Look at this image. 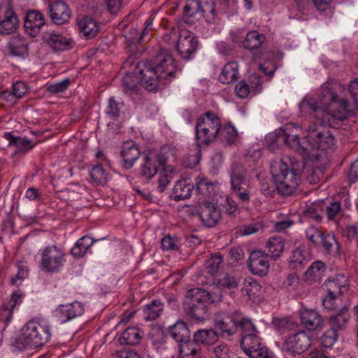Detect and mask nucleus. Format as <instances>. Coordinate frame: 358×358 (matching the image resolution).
Segmentation results:
<instances>
[{
	"label": "nucleus",
	"instance_id": "1",
	"mask_svg": "<svg viewBox=\"0 0 358 358\" xmlns=\"http://www.w3.org/2000/svg\"><path fill=\"white\" fill-rule=\"evenodd\" d=\"M301 113H308L320 121V124H310L306 141L313 149L326 150L335 145L333 134L324 127L338 128L343 121L353 116L355 106L345 99H340L332 91L330 84L321 86L318 100L305 97L299 103Z\"/></svg>",
	"mask_w": 358,
	"mask_h": 358
},
{
	"label": "nucleus",
	"instance_id": "2",
	"mask_svg": "<svg viewBox=\"0 0 358 358\" xmlns=\"http://www.w3.org/2000/svg\"><path fill=\"white\" fill-rule=\"evenodd\" d=\"M136 70L142 84L149 91L163 87L170 83L175 78L177 71L172 55L165 50H162L150 61L139 62Z\"/></svg>",
	"mask_w": 358,
	"mask_h": 358
},
{
	"label": "nucleus",
	"instance_id": "3",
	"mask_svg": "<svg viewBox=\"0 0 358 358\" xmlns=\"http://www.w3.org/2000/svg\"><path fill=\"white\" fill-rule=\"evenodd\" d=\"M51 336L50 327L46 321L34 319L22 328L18 343L24 348H38L48 343Z\"/></svg>",
	"mask_w": 358,
	"mask_h": 358
},
{
	"label": "nucleus",
	"instance_id": "4",
	"mask_svg": "<svg viewBox=\"0 0 358 358\" xmlns=\"http://www.w3.org/2000/svg\"><path fill=\"white\" fill-rule=\"evenodd\" d=\"M214 301L208 291L200 288L191 289L187 292L184 303L185 313L194 320L203 321L208 315L209 306Z\"/></svg>",
	"mask_w": 358,
	"mask_h": 358
},
{
	"label": "nucleus",
	"instance_id": "5",
	"mask_svg": "<svg viewBox=\"0 0 358 358\" xmlns=\"http://www.w3.org/2000/svg\"><path fill=\"white\" fill-rule=\"evenodd\" d=\"M221 121L220 117L213 112H206L201 115L195 126L196 138L197 141L196 162L201 157L199 149L201 144H208L218 135Z\"/></svg>",
	"mask_w": 358,
	"mask_h": 358
},
{
	"label": "nucleus",
	"instance_id": "6",
	"mask_svg": "<svg viewBox=\"0 0 358 358\" xmlns=\"http://www.w3.org/2000/svg\"><path fill=\"white\" fill-rule=\"evenodd\" d=\"M214 326L221 331L222 336H231L237 332L240 334L245 329H252V322L244 317L240 312L236 311L231 315L218 313L214 319Z\"/></svg>",
	"mask_w": 358,
	"mask_h": 358
},
{
	"label": "nucleus",
	"instance_id": "7",
	"mask_svg": "<svg viewBox=\"0 0 358 358\" xmlns=\"http://www.w3.org/2000/svg\"><path fill=\"white\" fill-rule=\"evenodd\" d=\"M272 175L278 191L282 195H290L296 188L300 176L294 168H289L287 163L281 160L275 166H272Z\"/></svg>",
	"mask_w": 358,
	"mask_h": 358
},
{
	"label": "nucleus",
	"instance_id": "8",
	"mask_svg": "<svg viewBox=\"0 0 358 358\" xmlns=\"http://www.w3.org/2000/svg\"><path fill=\"white\" fill-rule=\"evenodd\" d=\"M241 336V347L250 358H275L273 353L257 336V329L252 323V329H244Z\"/></svg>",
	"mask_w": 358,
	"mask_h": 358
},
{
	"label": "nucleus",
	"instance_id": "9",
	"mask_svg": "<svg viewBox=\"0 0 358 358\" xmlns=\"http://www.w3.org/2000/svg\"><path fill=\"white\" fill-rule=\"evenodd\" d=\"M40 255L41 268L46 272L59 271L66 262L64 251L56 245H48L41 250Z\"/></svg>",
	"mask_w": 358,
	"mask_h": 358
},
{
	"label": "nucleus",
	"instance_id": "10",
	"mask_svg": "<svg viewBox=\"0 0 358 358\" xmlns=\"http://www.w3.org/2000/svg\"><path fill=\"white\" fill-rule=\"evenodd\" d=\"M231 189L234 195L251 189L248 169L242 164L234 162L229 170Z\"/></svg>",
	"mask_w": 358,
	"mask_h": 358
},
{
	"label": "nucleus",
	"instance_id": "11",
	"mask_svg": "<svg viewBox=\"0 0 358 358\" xmlns=\"http://www.w3.org/2000/svg\"><path fill=\"white\" fill-rule=\"evenodd\" d=\"M167 161L164 155L149 153L142 159L139 168V177L145 182L150 180L157 173L159 166H164Z\"/></svg>",
	"mask_w": 358,
	"mask_h": 358
},
{
	"label": "nucleus",
	"instance_id": "12",
	"mask_svg": "<svg viewBox=\"0 0 358 358\" xmlns=\"http://www.w3.org/2000/svg\"><path fill=\"white\" fill-rule=\"evenodd\" d=\"M300 128L290 123L284 126L278 134V139L282 140L291 149L300 155H306L308 148L303 145L299 140Z\"/></svg>",
	"mask_w": 358,
	"mask_h": 358
},
{
	"label": "nucleus",
	"instance_id": "13",
	"mask_svg": "<svg viewBox=\"0 0 358 358\" xmlns=\"http://www.w3.org/2000/svg\"><path fill=\"white\" fill-rule=\"evenodd\" d=\"M198 40L194 34L184 30L180 33L176 43V50L180 57L185 59H192L198 48Z\"/></svg>",
	"mask_w": 358,
	"mask_h": 358
},
{
	"label": "nucleus",
	"instance_id": "14",
	"mask_svg": "<svg viewBox=\"0 0 358 358\" xmlns=\"http://www.w3.org/2000/svg\"><path fill=\"white\" fill-rule=\"evenodd\" d=\"M312 339L304 331H300L289 336L283 343L282 349L292 354L305 352L310 345Z\"/></svg>",
	"mask_w": 358,
	"mask_h": 358
},
{
	"label": "nucleus",
	"instance_id": "15",
	"mask_svg": "<svg viewBox=\"0 0 358 358\" xmlns=\"http://www.w3.org/2000/svg\"><path fill=\"white\" fill-rule=\"evenodd\" d=\"M83 313V304L75 301L71 303L59 305L54 310L53 315L59 323L64 324L76 317L80 316Z\"/></svg>",
	"mask_w": 358,
	"mask_h": 358
},
{
	"label": "nucleus",
	"instance_id": "16",
	"mask_svg": "<svg viewBox=\"0 0 358 358\" xmlns=\"http://www.w3.org/2000/svg\"><path fill=\"white\" fill-rule=\"evenodd\" d=\"M215 12V5L213 0H187L184 6V15L192 17L201 14L203 17Z\"/></svg>",
	"mask_w": 358,
	"mask_h": 358
},
{
	"label": "nucleus",
	"instance_id": "17",
	"mask_svg": "<svg viewBox=\"0 0 358 358\" xmlns=\"http://www.w3.org/2000/svg\"><path fill=\"white\" fill-rule=\"evenodd\" d=\"M199 216L202 224L207 227L215 226L221 218V210L210 202H204L199 207Z\"/></svg>",
	"mask_w": 358,
	"mask_h": 358
},
{
	"label": "nucleus",
	"instance_id": "18",
	"mask_svg": "<svg viewBox=\"0 0 358 358\" xmlns=\"http://www.w3.org/2000/svg\"><path fill=\"white\" fill-rule=\"evenodd\" d=\"M248 266L250 271L254 274L264 276L267 274L269 269V264L267 260V255L259 250L250 253Z\"/></svg>",
	"mask_w": 358,
	"mask_h": 358
},
{
	"label": "nucleus",
	"instance_id": "19",
	"mask_svg": "<svg viewBox=\"0 0 358 358\" xmlns=\"http://www.w3.org/2000/svg\"><path fill=\"white\" fill-rule=\"evenodd\" d=\"M327 295L339 297L348 290V278L343 274H338L335 278H329L324 283Z\"/></svg>",
	"mask_w": 358,
	"mask_h": 358
},
{
	"label": "nucleus",
	"instance_id": "20",
	"mask_svg": "<svg viewBox=\"0 0 358 358\" xmlns=\"http://www.w3.org/2000/svg\"><path fill=\"white\" fill-rule=\"evenodd\" d=\"M5 8L3 20L0 21V34H10L15 31L18 24V19L13 11L12 2L10 0H5Z\"/></svg>",
	"mask_w": 358,
	"mask_h": 358
},
{
	"label": "nucleus",
	"instance_id": "21",
	"mask_svg": "<svg viewBox=\"0 0 358 358\" xmlns=\"http://www.w3.org/2000/svg\"><path fill=\"white\" fill-rule=\"evenodd\" d=\"M50 16L55 24H64L67 22L71 16V11L67 4L62 1H55L49 6Z\"/></svg>",
	"mask_w": 358,
	"mask_h": 358
},
{
	"label": "nucleus",
	"instance_id": "22",
	"mask_svg": "<svg viewBox=\"0 0 358 358\" xmlns=\"http://www.w3.org/2000/svg\"><path fill=\"white\" fill-rule=\"evenodd\" d=\"M44 25L45 20L41 12L32 10L27 13L24 19V28L31 37L36 36Z\"/></svg>",
	"mask_w": 358,
	"mask_h": 358
},
{
	"label": "nucleus",
	"instance_id": "23",
	"mask_svg": "<svg viewBox=\"0 0 358 358\" xmlns=\"http://www.w3.org/2000/svg\"><path fill=\"white\" fill-rule=\"evenodd\" d=\"M43 39L55 51L66 50L71 46L72 41L55 31L44 34Z\"/></svg>",
	"mask_w": 358,
	"mask_h": 358
},
{
	"label": "nucleus",
	"instance_id": "24",
	"mask_svg": "<svg viewBox=\"0 0 358 358\" xmlns=\"http://www.w3.org/2000/svg\"><path fill=\"white\" fill-rule=\"evenodd\" d=\"M121 156L123 159V168L129 169L134 166L135 162L139 157L140 151L134 141H127L122 146Z\"/></svg>",
	"mask_w": 358,
	"mask_h": 358
},
{
	"label": "nucleus",
	"instance_id": "25",
	"mask_svg": "<svg viewBox=\"0 0 358 358\" xmlns=\"http://www.w3.org/2000/svg\"><path fill=\"white\" fill-rule=\"evenodd\" d=\"M23 295L15 292L12 294L8 301L3 303L0 308V319L5 323L8 324L13 319V312L15 307L22 302Z\"/></svg>",
	"mask_w": 358,
	"mask_h": 358
},
{
	"label": "nucleus",
	"instance_id": "26",
	"mask_svg": "<svg viewBox=\"0 0 358 358\" xmlns=\"http://www.w3.org/2000/svg\"><path fill=\"white\" fill-rule=\"evenodd\" d=\"M301 320L303 326L309 331H314L323 324L322 316L313 309H305L301 313Z\"/></svg>",
	"mask_w": 358,
	"mask_h": 358
},
{
	"label": "nucleus",
	"instance_id": "27",
	"mask_svg": "<svg viewBox=\"0 0 358 358\" xmlns=\"http://www.w3.org/2000/svg\"><path fill=\"white\" fill-rule=\"evenodd\" d=\"M78 26L82 36L87 39L95 37L100 29L99 23L90 17L78 20Z\"/></svg>",
	"mask_w": 358,
	"mask_h": 358
},
{
	"label": "nucleus",
	"instance_id": "28",
	"mask_svg": "<svg viewBox=\"0 0 358 358\" xmlns=\"http://www.w3.org/2000/svg\"><path fill=\"white\" fill-rule=\"evenodd\" d=\"M6 138L8 140L9 145L15 148V153L26 154L31 150L36 145L27 138L13 136L10 133L5 134Z\"/></svg>",
	"mask_w": 358,
	"mask_h": 358
},
{
	"label": "nucleus",
	"instance_id": "29",
	"mask_svg": "<svg viewBox=\"0 0 358 358\" xmlns=\"http://www.w3.org/2000/svg\"><path fill=\"white\" fill-rule=\"evenodd\" d=\"M169 332L173 339L178 344L181 342L188 341L190 338V331L187 324L181 320L177 321L169 327Z\"/></svg>",
	"mask_w": 358,
	"mask_h": 358
},
{
	"label": "nucleus",
	"instance_id": "30",
	"mask_svg": "<svg viewBox=\"0 0 358 358\" xmlns=\"http://www.w3.org/2000/svg\"><path fill=\"white\" fill-rule=\"evenodd\" d=\"M194 189V185L184 179L178 181L172 190L171 198L175 201L188 199Z\"/></svg>",
	"mask_w": 358,
	"mask_h": 358
},
{
	"label": "nucleus",
	"instance_id": "31",
	"mask_svg": "<svg viewBox=\"0 0 358 358\" xmlns=\"http://www.w3.org/2000/svg\"><path fill=\"white\" fill-rule=\"evenodd\" d=\"M239 76L238 65L235 62L227 63L222 68L218 80L223 84H229L238 80Z\"/></svg>",
	"mask_w": 358,
	"mask_h": 358
},
{
	"label": "nucleus",
	"instance_id": "32",
	"mask_svg": "<svg viewBox=\"0 0 358 358\" xmlns=\"http://www.w3.org/2000/svg\"><path fill=\"white\" fill-rule=\"evenodd\" d=\"M350 319L348 308L343 306L338 313L329 317L331 329L338 331L343 330Z\"/></svg>",
	"mask_w": 358,
	"mask_h": 358
},
{
	"label": "nucleus",
	"instance_id": "33",
	"mask_svg": "<svg viewBox=\"0 0 358 358\" xmlns=\"http://www.w3.org/2000/svg\"><path fill=\"white\" fill-rule=\"evenodd\" d=\"M143 336V331L137 327H129L119 338L122 345H134L138 344Z\"/></svg>",
	"mask_w": 358,
	"mask_h": 358
},
{
	"label": "nucleus",
	"instance_id": "34",
	"mask_svg": "<svg viewBox=\"0 0 358 358\" xmlns=\"http://www.w3.org/2000/svg\"><path fill=\"white\" fill-rule=\"evenodd\" d=\"M163 308L164 305L159 300H152L143 310L144 319L147 321L156 320L162 314Z\"/></svg>",
	"mask_w": 358,
	"mask_h": 358
},
{
	"label": "nucleus",
	"instance_id": "35",
	"mask_svg": "<svg viewBox=\"0 0 358 358\" xmlns=\"http://www.w3.org/2000/svg\"><path fill=\"white\" fill-rule=\"evenodd\" d=\"M8 48L13 55L20 56L27 52L28 50V43L23 37L15 36L10 40Z\"/></svg>",
	"mask_w": 358,
	"mask_h": 358
},
{
	"label": "nucleus",
	"instance_id": "36",
	"mask_svg": "<svg viewBox=\"0 0 358 358\" xmlns=\"http://www.w3.org/2000/svg\"><path fill=\"white\" fill-rule=\"evenodd\" d=\"M94 241L89 236L79 238L71 249V254L75 257H82L87 250L94 244Z\"/></svg>",
	"mask_w": 358,
	"mask_h": 358
},
{
	"label": "nucleus",
	"instance_id": "37",
	"mask_svg": "<svg viewBox=\"0 0 358 358\" xmlns=\"http://www.w3.org/2000/svg\"><path fill=\"white\" fill-rule=\"evenodd\" d=\"M237 136V131L232 124L222 126L221 124L217 138H219L224 143L231 145L236 142Z\"/></svg>",
	"mask_w": 358,
	"mask_h": 358
},
{
	"label": "nucleus",
	"instance_id": "38",
	"mask_svg": "<svg viewBox=\"0 0 358 358\" xmlns=\"http://www.w3.org/2000/svg\"><path fill=\"white\" fill-rule=\"evenodd\" d=\"M218 335L213 329H199L194 334L196 343L210 345L217 341Z\"/></svg>",
	"mask_w": 358,
	"mask_h": 358
},
{
	"label": "nucleus",
	"instance_id": "39",
	"mask_svg": "<svg viewBox=\"0 0 358 358\" xmlns=\"http://www.w3.org/2000/svg\"><path fill=\"white\" fill-rule=\"evenodd\" d=\"M285 244L283 239L280 236L271 237L267 243L266 248L268 249V254L273 258H278L283 252Z\"/></svg>",
	"mask_w": 358,
	"mask_h": 358
},
{
	"label": "nucleus",
	"instance_id": "40",
	"mask_svg": "<svg viewBox=\"0 0 358 358\" xmlns=\"http://www.w3.org/2000/svg\"><path fill=\"white\" fill-rule=\"evenodd\" d=\"M265 41V36L253 30L248 32L243 41L244 47L248 50L259 48Z\"/></svg>",
	"mask_w": 358,
	"mask_h": 358
},
{
	"label": "nucleus",
	"instance_id": "41",
	"mask_svg": "<svg viewBox=\"0 0 358 358\" xmlns=\"http://www.w3.org/2000/svg\"><path fill=\"white\" fill-rule=\"evenodd\" d=\"M321 245L324 250L328 253H337L340 245L334 234L324 232L319 240V245Z\"/></svg>",
	"mask_w": 358,
	"mask_h": 358
},
{
	"label": "nucleus",
	"instance_id": "42",
	"mask_svg": "<svg viewBox=\"0 0 358 358\" xmlns=\"http://www.w3.org/2000/svg\"><path fill=\"white\" fill-rule=\"evenodd\" d=\"M261 291V286L252 278H246L241 288V292L250 299L257 295Z\"/></svg>",
	"mask_w": 358,
	"mask_h": 358
},
{
	"label": "nucleus",
	"instance_id": "43",
	"mask_svg": "<svg viewBox=\"0 0 358 358\" xmlns=\"http://www.w3.org/2000/svg\"><path fill=\"white\" fill-rule=\"evenodd\" d=\"M92 180L97 185H105L108 178V175L103 169L102 165H95L90 172Z\"/></svg>",
	"mask_w": 358,
	"mask_h": 358
},
{
	"label": "nucleus",
	"instance_id": "44",
	"mask_svg": "<svg viewBox=\"0 0 358 358\" xmlns=\"http://www.w3.org/2000/svg\"><path fill=\"white\" fill-rule=\"evenodd\" d=\"M179 352L184 358L189 355H195L199 350V347L194 341H192L190 338L188 341L181 342L178 344Z\"/></svg>",
	"mask_w": 358,
	"mask_h": 358
},
{
	"label": "nucleus",
	"instance_id": "45",
	"mask_svg": "<svg viewBox=\"0 0 358 358\" xmlns=\"http://www.w3.org/2000/svg\"><path fill=\"white\" fill-rule=\"evenodd\" d=\"M307 264V259L304 257L302 250L296 249L293 251L289 258V266L296 270L303 268Z\"/></svg>",
	"mask_w": 358,
	"mask_h": 358
},
{
	"label": "nucleus",
	"instance_id": "46",
	"mask_svg": "<svg viewBox=\"0 0 358 358\" xmlns=\"http://www.w3.org/2000/svg\"><path fill=\"white\" fill-rule=\"evenodd\" d=\"M214 190V185L204 177H198L196 180V191L203 195L208 196Z\"/></svg>",
	"mask_w": 358,
	"mask_h": 358
},
{
	"label": "nucleus",
	"instance_id": "47",
	"mask_svg": "<svg viewBox=\"0 0 358 358\" xmlns=\"http://www.w3.org/2000/svg\"><path fill=\"white\" fill-rule=\"evenodd\" d=\"M137 71L136 68L135 69L134 73L138 76V78L133 73H126L125 76L122 78V85L124 89L127 91H134L137 88V85L138 83V80L141 82L140 76L136 73ZM143 85V84H141Z\"/></svg>",
	"mask_w": 358,
	"mask_h": 358
},
{
	"label": "nucleus",
	"instance_id": "48",
	"mask_svg": "<svg viewBox=\"0 0 358 358\" xmlns=\"http://www.w3.org/2000/svg\"><path fill=\"white\" fill-rule=\"evenodd\" d=\"M122 108V103L116 101L114 97H110L108 99V104L106 113L113 120H115L119 117Z\"/></svg>",
	"mask_w": 358,
	"mask_h": 358
},
{
	"label": "nucleus",
	"instance_id": "49",
	"mask_svg": "<svg viewBox=\"0 0 358 358\" xmlns=\"http://www.w3.org/2000/svg\"><path fill=\"white\" fill-rule=\"evenodd\" d=\"M326 271L324 264L321 261H317L311 264L305 272L306 278L320 277Z\"/></svg>",
	"mask_w": 358,
	"mask_h": 358
},
{
	"label": "nucleus",
	"instance_id": "50",
	"mask_svg": "<svg viewBox=\"0 0 358 358\" xmlns=\"http://www.w3.org/2000/svg\"><path fill=\"white\" fill-rule=\"evenodd\" d=\"M223 259L221 255L212 256L206 262V268L207 272L213 275L218 271L221 264H222Z\"/></svg>",
	"mask_w": 358,
	"mask_h": 358
},
{
	"label": "nucleus",
	"instance_id": "51",
	"mask_svg": "<svg viewBox=\"0 0 358 358\" xmlns=\"http://www.w3.org/2000/svg\"><path fill=\"white\" fill-rule=\"evenodd\" d=\"M337 338V331L330 329L321 336V345L326 348H329L336 343Z\"/></svg>",
	"mask_w": 358,
	"mask_h": 358
},
{
	"label": "nucleus",
	"instance_id": "52",
	"mask_svg": "<svg viewBox=\"0 0 358 358\" xmlns=\"http://www.w3.org/2000/svg\"><path fill=\"white\" fill-rule=\"evenodd\" d=\"M70 84L69 78H65L62 81L47 85V91L52 94L64 92L68 89Z\"/></svg>",
	"mask_w": 358,
	"mask_h": 358
},
{
	"label": "nucleus",
	"instance_id": "53",
	"mask_svg": "<svg viewBox=\"0 0 358 358\" xmlns=\"http://www.w3.org/2000/svg\"><path fill=\"white\" fill-rule=\"evenodd\" d=\"M262 228L260 223H251L241 226L237 231V234L242 236H247L257 233Z\"/></svg>",
	"mask_w": 358,
	"mask_h": 358
},
{
	"label": "nucleus",
	"instance_id": "54",
	"mask_svg": "<svg viewBox=\"0 0 358 358\" xmlns=\"http://www.w3.org/2000/svg\"><path fill=\"white\" fill-rule=\"evenodd\" d=\"M217 285L221 288L233 289L238 286L237 279L227 273L217 279Z\"/></svg>",
	"mask_w": 358,
	"mask_h": 358
},
{
	"label": "nucleus",
	"instance_id": "55",
	"mask_svg": "<svg viewBox=\"0 0 358 358\" xmlns=\"http://www.w3.org/2000/svg\"><path fill=\"white\" fill-rule=\"evenodd\" d=\"M152 24V21L147 23L146 27L143 29V31H139L136 29H132L129 34L127 36V40L131 43H141L143 38V36L145 34L146 31L149 29V26Z\"/></svg>",
	"mask_w": 358,
	"mask_h": 358
},
{
	"label": "nucleus",
	"instance_id": "56",
	"mask_svg": "<svg viewBox=\"0 0 358 358\" xmlns=\"http://www.w3.org/2000/svg\"><path fill=\"white\" fill-rule=\"evenodd\" d=\"M324 232L314 226H310L306 229V236L307 238L315 246L319 245V240Z\"/></svg>",
	"mask_w": 358,
	"mask_h": 358
},
{
	"label": "nucleus",
	"instance_id": "57",
	"mask_svg": "<svg viewBox=\"0 0 358 358\" xmlns=\"http://www.w3.org/2000/svg\"><path fill=\"white\" fill-rule=\"evenodd\" d=\"M299 283V279L296 273H290L284 280L282 287L289 292L294 291Z\"/></svg>",
	"mask_w": 358,
	"mask_h": 358
},
{
	"label": "nucleus",
	"instance_id": "58",
	"mask_svg": "<svg viewBox=\"0 0 358 358\" xmlns=\"http://www.w3.org/2000/svg\"><path fill=\"white\" fill-rule=\"evenodd\" d=\"M235 90L237 96L241 99L246 98L250 91L249 85L243 80H241L236 84Z\"/></svg>",
	"mask_w": 358,
	"mask_h": 358
},
{
	"label": "nucleus",
	"instance_id": "59",
	"mask_svg": "<svg viewBox=\"0 0 358 358\" xmlns=\"http://www.w3.org/2000/svg\"><path fill=\"white\" fill-rule=\"evenodd\" d=\"M27 92L26 85L22 82H16L13 85L12 94L13 95L20 99Z\"/></svg>",
	"mask_w": 358,
	"mask_h": 358
},
{
	"label": "nucleus",
	"instance_id": "60",
	"mask_svg": "<svg viewBox=\"0 0 358 358\" xmlns=\"http://www.w3.org/2000/svg\"><path fill=\"white\" fill-rule=\"evenodd\" d=\"M224 208L227 214L235 215L238 213L239 208L236 202L230 196H227Z\"/></svg>",
	"mask_w": 358,
	"mask_h": 358
},
{
	"label": "nucleus",
	"instance_id": "61",
	"mask_svg": "<svg viewBox=\"0 0 358 358\" xmlns=\"http://www.w3.org/2000/svg\"><path fill=\"white\" fill-rule=\"evenodd\" d=\"M304 215L308 218L315 220L316 221L321 220V216L317 212V209L314 204L307 206L303 210Z\"/></svg>",
	"mask_w": 358,
	"mask_h": 358
},
{
	"label": "nucleus",
	"instance_id": "62",
	"mask_svg": "<svg viewBox=\"0 0 358 358\" xmlns=\"http://www.w3.org/2000/svg\"><path fill=\"white\" fill-rule=\"evenodd\" d=\"M339 301L338 297L332 296L330 295H326L322 300V305L324 308L330 310H336L337 308L336 302Z\"/></svg>",
	"mask_w": 358,
	"mask_h": 358
},
{
	"label": "nucleus",
	"instance_id": "63",
	"mask_svg": "<svg viewBox=\"0 0 358 358\" xmlns=\"http://www.w3.org/2000/svg\"><path fill=\"white\" fill-rule=\"evenodd\" d=\"M341 203L338 201L331 203L327 208V215L329 220H334L341 210Z\"/></svg>",
	"mask_w": 358,
	"mask_h": 358
},
{
	"label": "nucleus",
	"instance_id": "64",
	"mask_svg": "<svg viewBox=\"0 0 358 358\" xmlns=\"http://www.w3.org/2000/svg\"><path fill=\"white\" fill-rule=\"evenodd\" d=\"M348 176L351 182L358 180V159L351 164Z\"/></svg>",
	"mask_w": 358,
	"mask_h": 358
}]
</instances>
